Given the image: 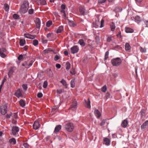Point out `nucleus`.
I'll use <instances>...</instances> for the list:
<instances>
[{
	"mask_svg": "<svg viewBox=\"0 0 148 148\" xmlns=\"http://www.w3.org/2000/svg\"><path fill=\"white\" fill-rule=\"evenodd\" d=\"M85 101V106L88 108H91L90 105V100L89 98L88 99V101L86 100L85 99H84Z\"/></svg>",
	"mask_w": 148,
	"mask_h": 148,
	"instance_id": "nucleus-11",
	"label": "nucleus"
},
{
	"mask_svg": "<svg viewBox=\"0 0 148 148\" xmlns=\"http://www.w3.org/2000/svg\"><path fill=\"white\" fill-rule=\"evenodd\" d=\"M64 54L65 56H67L69 54L68 52L67 51H65L64 52Z\"/></svg>",
	"mask_w": 148,
	"mask_h": 148,
	"instance_id": "nucleus-64",
	"label": "nucleus"
},
{
	"mask_svg": "<svg viewBox=\"0 0 148 148\" xmlns=\"http://www.w3.org/2000/svg\"><path fill=\"white\" fill-rule=\"evenodd\" d=\"M125 30L126 32L127 33H132L134 32V30L128 27H126Z\"/></svg>",
	"mask_w": 148,
	"mask_h": 148,
	"instance_id": "nucleus-22",
	"label": "nucleus"
},
{
	"mask_svg": "<svg viewBox=\"0 0 148 148\" xmlns=\"http://www.w3.org/2000/svg\"><path fill=\"white\" fill-rule=\"evenodd\" d=\"M121 60L119 58H117L112 60L111 63L112 65L115 66L120 65L121 63Z\"/></svg>",
	"mask_w": 148,
	"mask_h": 148,
	"instance_id": "nucleus-2",
	"label": "nucleus"
},
{
	"mask_svg": "<svg viewBox=\"0 0 148 148\" xmlns=\"http://www.w3.org/2000/svg\"><path fill=\"white\" fill-rule=\"evenodd\" d=\"M95 116L97 118H99L101 116V114L98 110L95 109L94 112Z\"/></svg>",
	"mask_w": 148,
	"mask_h": 148,
	"instance_id": "nucleus-13",
	"label": "nucleus"
},
{
	"mask_svg": "<svg viewBox=\"0 0 148 148\" xmlns=\"http://www.w3.org/2000/svg\"><path fill=\"white\" fill-rule=\"evenodd\" d=\"M6 50L4 48H0V56L2 58H4L5 57V55L3 53L5 52Z\"/></svg>",
	"mask_w": 148,
	"mask_h": 148,
	"instance_id": "nucleus-9",
	"label": "nucleus"
},
{
	"mask_svg": "<svg viewBox=\"0 0 148 148\" xmlns=\"http://www.w3.org/2000/svg\"><path fill=\"white\" fill-rule=\"evenodd\" d=\"M63 29V26H60L59 27L58 29H57L56 32L57 33H59L61 32V31Z\"/></svg>",
	"mask_w": 148,
	"mask_h": 148,
	"instance_id": "nucleus-29",
	"label": "nucleus"
},
{
	"mask_svg": "<svg viewBox=\"0 0 148 148\" xmlns=\"http://www.w3.org/2000/svg\"><path fill=\"white\" fill-rule=\"evenodd\" d=\"M22 86H23V89L25 90H26L27 88V86L26 84H23V85Z\"/></svg>",
	"mask_w": 148,
	"mask_h": 148,
	"instance_id": "nucleus-54",
	"label": "nucleus"
},
{
	"mask_svg": "<svg viewBox=\"0 0 148 148\" xmlns=\"http://www.w3.org/2000/svg\"><path fill=\"white\" fill-rule=\"evenodd\" d=\"M66 70H69L70 68L71 64L69 62H66Z\"/></svg>",
	"mask_w": 148,
	"mask_h": 148,
	"instance_id": "nucleus-32",
	"label": "nucleus"
},
{
	"mask_svg": "<svg viewBox=\"0 0 148 148\" xmlns=\"http://www.w3.org/2000/svg\"><path fill=\"white\" fill-rule=\"evenodd\" d=\"M61 8L62 9L64 10L65 8V5L64 4H62L61 5Z\"/></svg>",
	"mask_w": 148,
	"mask_h": 148,
	"instance_id": "nucleus-62",
	"label": "nucleus"
},
{
	"mask_svg": "<svg viewBox=\"0 0 148 148\" xmlns=\"http://www.w3.org/2000/svg\"><path fill=\"white\" fill-rule=\"evenodd\" d=\"M140 51L142 53H145L146 52V50L145 48H143L141 47L140 49Z\"/></svg>",
	"mask_w": 148,
	"mask_h": 148,
	"instance_id": "nucleus-49",
	"label": "nucleus"
},
{
	"mask_svg": "<svg viewBox=\"0 0 148 148\" xmlns=\"http://www.w3.org/2000/svg\"><path fill=\"white\" fill-rule=\"evenodd\" d=\"M40 1L42 5H44L47 4L45 0H40Z\"/></svg>",
	"mask_w": 148,
	"mask_h": 148,
	"instance_id": "nucleus-45",
	"label": "nucleus"
},
{
	"mask_svg": "<svg viewBox=\"0 0 148 148\" xmlns=\"http://www.w3.org/2000/svg\"><path fill=\"white\" fill-rule=\"evenodd\" d=\"M79 48L77 46H74L71 48V51L73 54L75 53L78 52L79 51Z\"/></svg>",
	"mask_w": 148,
	"mask_h": 148,
	"instance_id": "nucleus-7",
	"label": "nucleus"
},
{
	"mask_svg": "<svg viewBox=\"0 0 148 148\" xmlns=\"http://www.w3.org/2000/svg\"><path fill=\"white\" fill-rule=\"evenodd\" d=\"M19 104L22 107H24L25 106V103L23 99H21L19 101Z\"/></svg>",
	"mask_w": 148,
	"mask_h": 148,
	"instance_id": "nucleus-27",
	"label": "nucleus"
},
{
	"mask_svg": "<svg viewBox=\"0 0 148 148\" xmlns=\"http://www.w3.org/2000/svg\"><path fill=\"white\" fill-rule=\"evenodd\" d=\"M56 66L58 69L60 68L61 67V65L60 64H56Z\"/></svg>",
	"mask_w": 148,
	"mask_h": 148,
	"instance_id": "nucleus-61",
	"label": "nucleus"
},
{
	"mask_svg": "<svg viewBox=\"0 0 148 148\" xmlns=\"http://www.w3.org/2000/svg\"><path fill=\"white\" fill-rule=\"evenodd\" d=\"M33 62L34 61L32 60H28L23 63L22 66H25L26 68H29L32 65Z\"/></svg>",
	"mask_w": 148,
	"mask_h": 148,
	"instance_id": "nucleus-6",
	"label": "nucleus"
},
{
	"mask_svg": "<svg viewBox=\"0 0 148 148\" xmlns=\"http://www.w3.org/2000/svg\"><path fill=\"white\" fill-rule=\"evenodd\" d=\"M34 10L33 9H29L28 11V13L29 14H31L33 13Z\"/></svg>",
	"mask_w": 148,
	"mask_h": 148,
	"instance_id": "nucleus-48",
	"label": "nucleus"
},
{
	"mask_svg": "<svg viewBox=\"0 0 148 148\" xmlns=\"http://www.w3.org/2000/svg\"><path fill=\"white\" fill-rule=\"evenodd\" d=\"M19 130V128L17 126H14L12 127L11 134L14 136H18L19 135L18 132Z\"/></svg>",
	"mask_w": 148,
	"mask_h": 148,
	"instance_id": "nucleus-4",
	"label": "nucleus"
},
{
	"mask_svg": "<svg viewBox=\"0 0 148 148\" xmlns=\"http://www.w3.org/2000/svg\"><path fill=\"white\" fill-rule=\"evenodd\" d=\"M38 43V41L36 40H33V44L35 46L37 45Z\"/></svg>",
	"mask_w": 148,
	"mask_h": 148,
	"instance_id": "nucleus-38",
	"label": "nucleus"
},
{
	"mask_svg": "<svg viewBox=\"0 0 148 148\" xmlns=\"http://www.w3.org/2000/svg\"><path fill=\"white\" fill-rule=\"evenodd\" d=\"M106 121V120H102L101 123V126L105 124Z\"/></svg>",
	"mask_w": 148,
	"mask_h": 148,
	"instance_id": "nucleus-56",
	"label": "nucleus"
},
{
	"mask_svg": "<svg viewBox=\"0 0 148 148\" xmlns=\"http://www.w3.org/2000/svg\"><path fill=\"white\" fill-rule=\"evenodd\" d=\"M61 12L63 13V16L64 17H66V14H65V11L64 10L62 9L61 10Z\"/></svg>",
	"mask_w": 148,
	"mask_h": 148,
	"instance_id": "nucleus-55",
	"label": "nucleus"
},
{
	"mask_svg": "<svg viewBox=\"0 0 148 148\" xmlns=\"http://www.w3.org/2000/svg\"><path fill=\"white\" fill-rule=\"evenodd\" d=\"M7 104L2 105L0 107V111L1 114L3 115L5 114L7 112Z\"/></svg>",
	"mask_w": 148,
	"mask_h": 148,
	"instance_id": "nucleus-5",
	"label": "nucleus"
},
{
	"mask_svg": "<svg viewBox=\"0 0 148 148\" xmlns=\"http://www.w3.org/2000/svg\"><path fill=\"white\" fill-rule=\"evenodd\" d=\"M109 55V52L108 51H107L105 53V58L104 60H106L108 58V56Z\"/></svg>",
	"mask_w": 148,
	"mask_h": 148,
	"instance_id": "nucleus-41",
	"label": "nucleus"
},
{
	"mask_svg": "<svg viewBox=\"0 0 148 148\" xmlns=\"http://www.w3.org/2000/svg\"><path fill=\"white\" fill-rule=\"evenodd\" d=\"M9 142L12 144L14 145L16 143V140L14 138H12L9 140Z\"/></svg>",
	"mask_w": 148,
	"mask_h": 148,
	"instance_id": "nucleus-25",
	"label": "nucleus"
},
{
	"mask_svg": "<svg viewBox=\"0 0 148 148\" xmlns=\"http://www.w3.org/2000/svg\"><path fill=\"white\" fill-rule=\"evenodd\" d=\"M15 95L16 97L19 98L20 97H22V94L19 89L17 90L15 93Z\"/></svg>",
	"mask_w": 148,
	"mask_h": 148,
	"instance_id": "nucleus-18",
	"label": "nucleus"
},
{
	"mask_svg": "<svg viewBox=\"0 0 148 148\" xmlns=\"http://www.w3.org/2000/svg\"><path fill=\"white\" fill-rule=\"evenodd\" d=\"M48 85V82L47 81H45L43 84V87L44 88H47Z\"/></svg>",
	"mask_w": 148,
	"mask_h": 148,
	"instance_id": "nucleus-36",
	"label": "nucleus"
},
{
	"mask_svg": "<svg viewBox=\"0 0 148 148\" xmlns=\"http://www.w3.org/2000/svg\"><path fill=\"white\" fill-rule=\"evenodd\" d=\"M23 58V56L22 55H20L18 57V59L19 60H21Z\"/></svg>",
	"mask_w": 148,
	"mask_h": 148,
	"instance_id": "nucleus-59",
	"label": "nucleus"
},
{
	"mask_svg": "<svg viewBox=\"0 0 148 148\" xmlns=\"http://www.w3.org/2000/svg\"><path fill=\"white\" fill-rule=\"evenodd\" d=\"M134 19L135 21L138 24H139L141 21L140 17L138 16H135Z\"/></svg>",
	"mask_w": 148,
	"mask_h": 148,
	"instance_id": "nucleus-20",
	"label": "nucleus"
},
{
	"mask_svg": "<svg viewBox=\"0 0 148 148\" xmlns=\"http://www.w3.org/2000/svg\"><path fill=\"white\" fill-rule=\"evenodd\" d=\"M33 128L35 130H37L39 127V123L37 121H35L33 125Z\"/></svg>",
	"mask_w": 148,
	"mask_h": 148,
	"instance_id": "nucleus-10",
	"label": "nucleus"
},
{
	"mask_svg": "<svg viewBox=\"0 0 148 148\" xmlns=\"http://www.w3.org/2000/svg\"><path fill=\"white\" fill-rule=\"evenodd\" d=\"M53 51V50L50 48H47L45 50L43 51L45 53H48L50 52Z\"/></svg>",
	"mask_w": 148,
	"mask_h": 148,
	"instance_id": "nucleus-34",
	"label": "nucleus"
},
{
	"mask_svg": "<svg viewBox=\"0 0 148 148\" xmlns=\"http://www.w3.org/2000/svg\"><path fill=\"white\" fill-rule=\"evenodd\" d=\"M24 36L26 38L31 39L35 38L36 37V36L31 35L28 34H24Z\"/></svg>",
	"mask_w": 148,
	"mask_h": 148,
	"instance_id": "nucleus-14",
	"label": "nucleus"
},
{
	"mask_svg": "<svg viewBox=\"0 0 148 148\" xmlns=\"http://www.w3.org/2000/svg\"><path fill=\"white\" fill-rule=\"evenodd\" d=\"M6 81V79L5 78H4L3 80L2 81L1 84H4V83Z\"/></svg>",
	"mask_w": 148,
	"mask_h": 148,
	"instance_id": "nucleus-63",
	"label": "nucleus"
},
{
	"mask_svg": "<svg viewBox=\"0 0 148 148\" xmlns=\"http://www.w3.org/2000/svg\"><path fill=\"white\" fill-rule=\"evenodd\" d=\"M12 116V114L11 113L10 114H7L6 115L5 117L6 118L9 119L10 118L11 116Z\"/></svg>",
	"mask_w": 148,
	"mask_h": 148,
	"instance_id": "nucleus-60",
	"label": "nucleus"
},
{
	"mask_svg": "<svg viewBox=\"0 0 148 148\" xmlns=\"http://www.w3.org/2000/svg\"><path fill=\"white\" fill-rule=\"evenodd\" d=\"M61 126L60 125H59L56 127L54 132H57L61 129Z\"/></svg>",
	"mask_w": 148,
	"mask_h": 148,
	"instance_id": "nucleus-23",
	"label": "nucleus"
},
{
	"mask_svg": "<svg viewBox=\"0 0 148 148\" xmlns=\"http://www.w3.org/2000/svg\"><path fill=\"white\" fill-rule=\"evenodd\" d=\"M77 102L76 101H74L72 103V105L71 106V109L73 110L72 109H76L77 108Z\"/></svg>",
	"mask_w": 148,
	"mask_h": 148,
	"instance_id": "nucleus-15",
	"label": "nucleus"
},
{
	"mask_svg": "<svg viewBox=\"0 0 148 148\" xmlns=\"http://www.w3.org/2000/svg\"><path fill=\"white\" fill-rule=\"evenodd\" d=\"M25 43V40L23 39L20 40L19 41V44L21 46H23Z\"/></svg>",
	"mask_w": 148,
	"mask_h": 148,
	"instance_id": "nucleus-28",
	"label": "nucleus"
},
{
	"mask_svg": "<svg viewBox=\"0 0 148 148\" xmlns=\"http://www.w3.org/2000/svg\"><path fill=\"white\" fill-rule=\"evenodd\" d=\"M43 95L41 92L38 93L37 95V96L38 98H40L42 97Z\"/></svg>",
	"mask_w": 148,
	"mask_h": 148,
	"instance_id": "nucleus-50",
	"label": "nucleus"
},
{
	"mask_svg": "<svg viewBox=\"0 0 148 148\" xmlns=\"http://www.w3.org/2000/svg\"><path fill=\"white\" fill-rule=\"evenodd\" d=\"M111 40L112 38L110 36H108L107 39V41L108 42H110L111 41Z\"/></svg>",
	"mask_w": 148,
	"mask_h": 148,
	"instance_id": "nucleus-58",
	"label": "nucleus"
},
{
	"mask_svg": "<svg viewBox=\"0 0 148 148\" xmlns=\"http://www.w3.org/2000/svg\"><path fill=\"white\" fill-rule=\"evenodd\" d=\"M71 86L72 88H74L75 86V79H73L71 81Z\"/></svg>",
	"mask_w": 148,
	"mask_h": 148,
	"instance_id": "nucleus-33",
	"label": "nucleus"
},
{
	"mask_svg": "<svg viewBox=\"0 0 148 148\" xmlns=\"http://www.w3.org/2000/svg\"><path fill=\"white\" fill-rule=\"evenodd\" d=\"M13 117L14 119H17L18 118L17 113H14L13 114Z\"/></svg>",
	"mask_w": 148,
	"mask_h": 148,
	"instance_id": "nucleus-53",
	"label": "nucleus"
},
{
	"mask_svg": "<svg viewBox=\"0 0 148 148\" xmlns=\"http://www.w3.org/2000/svg\"><path fill=\"white\" fill-rule=\"evenodd\" d=\"M101 90L104 92H105L107 90V87L105 85L103 87H102L101 89Z\"/></svg>",
	"mask_w": 148,
	"mask_h": 148,
	"instance_id": "nucleus-40",
	"label": "nucleus"
},
{
	"mask_svg": "<svg viewBox=\"0 0 148 148\" xmlns=\"http://www.w3.org/2000/svg\"><path fill=\"white\" fill-rule=\"evenodd\" d=\"M23 147L24 148H28L29 145L27 143H24L23 145Z\"/></svg>",
	"mask_w": 148,
	"mask_h": 148,
	"instance_id": "nucleus-51",
	"label": "nucleus"
},
{
	"mask_svg": "<svg viewBox=\"0 0 148 148\" xmlns=\"http://www.w3.org/2000/svg\"><path fill=\"white\" fill-rule=\"evenodd\" d=\"M128 124L127 120V119L124 120L122 122L121 125L122 126L124 127H126Z\"/></svg>",
	"mask_w": 148,
	"mask_h": 148,
	"instance_id": "nucleus-17",
	"label": "nucleus"
},
{
	"mask_svg": "<svg viewBox=\"0 0 148 148\" xmlns=\"http://www.w3.org/2000/svg\"><path fill=\"white\" fill-rule=\"evenodd\" d=\"M110 27L112 31H114L115 28V24L113 22H112L110 24Z\"/></svg>",
	"mask_w": 148,
	"mask_h": 148,
	"instance_id": "nucleus-19",
	"label": "nucleus"
},
{
	"mask_svg": "<svg viewBox=\"0 0 148 148\" xmlns=\"http://www.w3.org/2000/svg\"><path fill=\"white\" fill-rule=\"evenodd\" d=\"M47 74L50 77H52L53 76V73L52 71H48Z\"/></svg>",
	"mask_w": 148,
	"mask_h": 148,
	"instance_id": "nucleus-42",
	"label": "nucleus"
},
{
	"mask_svg": "<svg viewBox=\"0 0 148 148\" xmlns=\"http://www.w3.org/2000/svg\"><path fill=\"white\" fill-rule=\"evenodd\" d=\"M148 126V121H146L141 126V129H144Z\"/></svg>",
	"mask_w": 148,
	"mask_h": 148,
	"instance_id": "nucleus-16",
	"label": "nucleus"
},
{
	"mask_svg": "<svg viewBox=\"0 0 148 148\" xmlns=\"http://www.w3.org/2000/svg\"><path fill=\"white\" fill-rule=\"evenodd\" d=\"M69 24L70 26H74V22L72 21L69 20Z\"/></svg>",
	"mask_w": 148,
	"mask_h": 148,
	"instance_id": "nucleus-44",
	"label": "nucleus"
},
{
	"mask_svg": "<svg viewBox=\"0 0 148 148\" xmlns=\"http://www.w3.org/2000/svg\"><path fill=\"white\" fill-rule=\"evenodd\" d=\"M35 22L36 24V27L38 28H39L40 25L41 23L40 20L38 18H37L35 20Z\"/></svg>",
	"mask_w": 148,
	"mask_h": 148,
	"instance_id": "nucleus-12",
	"label": "nucleus"
},
{
	"mask_svg": "<svg viewBox=\"0 0 148 148\" xmlns=\"http://www.w3.org/2000/svg\"><path fill=\"white\" fill-rule=\"evenodd\" d=\"M56 92L60 94L62 92V90L61 89L57 90H56Z\"/></svg>",
	"mask_w": 148,
	"mask_h": 148,
	"instance_id": "nucleus-57",
	"label": "nucleus"
},
{
	"mask_svg": "<svg viewBox=\"0 0 148 148\" xmlns=\"http://www.w3.org/2000/svg\"><path fill=\"white\" fill-rule=\"evenodd\" d=\"M104 21L103 20H102L101 22V26H100V27H102L104 26Z\"/></svg>",
	"mask_w": 148,
	"mask_h": 148,
	"instance_id": "nucleus-52",
	"label": "nucleus"
},
{
	"mask_svg": "<svg viewBox=\"0 0 148 148\" xmlns=\"http://www.w3.org/2000/svg\"><path fill=\"white\" fill-rule=\"evenodd\" d=\"M29 3L27 1H25L23 2L20 10V13L21 14H24L27 12L29 8Z\"/></svg>",
	"mask_w": 148,
	"mask_h": 148,
	"instance_id": "nucleus-1",
	"label": "nucleus"
},
{
	"mask_svg": "<svg viewBox=\"0 0 148 148\" xmlns=\"http://www.w3.org/2000/svg\"><path fill=\"white\" fill-rule=\"evenodd\" d=\"M60 83H61L64 86L65 88H67V84L65 80H64V79H62L61 80V81L60 82Z\"/></svg>",
	"mask_w": 148,
	"mask_h": 148,
	"instance_id": "nucleus-30",
	"label": "nucleus"
},
{
	"mask_svg": "<svg viewBox=\"0 0 148 148\" xmlns=\"http://www.w3.org/2000/svg\"><path fill=\"white\" fill-rule=\"evenodd\" d=\"M122 9L121 7H117L115 8L114 11L116 12H121L122 11Z\"/></svg>",
	"mask_w": 148,
	"mask_h": 148,
	"instance_id": "nucleus-26",
	"label": "nucleus"
},
{
	"mask_svg": "<svg viewBox=\"0 0 148 148\" xmlns=\"http://www.w3.org/2000/svg\"><path fill=\"white\" fill-rule=\"evenodd\" d=\"M142 21H143L144 23L145 24V25H146V27H148V21L143 19L142 20Z\"/></svg>",
	"mask_w": 148,
	"mask_h": 148,
	"instance_id": "nucleus-43",
	"label": "nucleus"
},
{
	"mask_svg": "<svg viewBox=\"0 0 148 148\" xmlns=\"http://www.w3.org/2000/svg\"><path fill=\"white\" fill-rule=\"evenodd\" d=\"M13 17L15 19H19V16L17 14H13Z\"/></svg>",
	"mask_w": 148,
	"mask_h": 148,
	"instance_id": "nucleus-39",
	"label": "nucleus"
},
{
	"mask_svg": "<svg viewBox=\"0 0 148 148\" xmlns=\"http://www.w3.org/2000/svg\"><path fill=\"white\" fill-rule=\"evenodd\" d=\"M79 11L82 15H85L87 14V11L83 7L81 6L79 7Z\"/></svg>",
	"mask_w": 148,
	"mask_h": 148,
	"instance_id": "nucleus-8",
	"label": "nucleus"
},
{
	"mask_svg": "<svg viewBox=\"0 0 148 148\" xmlns=\"http://www.w3.org/2000/svg\"><path fill=\"white\" fill-rule=\"evenodd\" d=\"M104 141L106 142L105 145H109L110 144V140L107 138H104Z\"/></svg>",
	"mask_w": 148,
	"mask_h": 148,
	"instance_id": "nucleus-21",
	"label": "nucleus"
},
{
	"mask_svg": "<svg viewBox=\"0 0 148 148\" xmlns=\"http://www.w3.org/2000/svg\"><path fill=\"white\" fill-rule=\"evenodd\" d=\"M78 43L80 45L82 46H84L85 45V43L82 39L79 40L78 41Z\"/></svg>",
	"mask_w": 148,
	"mask_h": 148,
	"instance_id": "nucleus-31",
	"label": "nucleus"
},
{
	"mask_svg": "<svg viewBox=\"0 0 148 148\" xmlns=\"http://www.w3.org/2000/svg\"><path fill=\"white\" fill-rule=\"evenodd\" d=\"M52 22L51 21H48L46 23V25L47 27H49L52 24Z\"/></svg>",
	"mask_w": 148,
	"mask_h": 148,
	"instance_id": "nucleus-35",
	"label": "nucleus"
},
{
	"mask_svg": "<svg viewBox=\"0 0 148 148\" xmlns=\"http://www.w3.org/2000/svg\"><path fill=\"white\" fill-rule=\"evenodd\" d=\"M106 0H98V3L100 4L105 3Z\"/></svg>",
	"mask_w": 148,
	"mask_h": 148,
	"instance_id": "nucleus-47",
	"label": "nucleus"
},
{
	"mask_svg": "<svg viewBox=\"0 0 148 148\" xmlns=\"http://www.w3.org/2000/svg\"><path fill=\"white\" fill-rule=\"evenodd\" d=\"M5 10L6 11H8L9 9V7L7 4L5 3L4 4Z\"/></svg>",
	"mask_w": 148,
	"mask_h": 148,
	"instance_id": "nucleus-37",
	"label": "nucleus"
},
{
	"mask_svg": "<svg viewBox=\"0 0 148 148\" xmlns=\"http://www.w3.org/2000/svg\"><path fill=\"white\" fill-rule=\"evenodd\" d=\"M65 127L67 131L70 132L73 131L74 128L73 124L71 123H66Z\"/></svg>",
	"mask_w": 148,
	"mask_h": 148,
	"instance_id": "nucleus-3",
	"label": "nucleus"
},
{
	"mask_svg": "<svg viewBox=\"0 0 148 148\" xmlns=\"http://www.w3.org/2000/svg\"><path fill=\"white\" fill-rule=\"evenodd\" d=\"M125 48L126 51H128L131 49V47L129 44L128 43H127L125 44Z\"/></svg>",
	"mask_w": 148,
	"mask_h": 148,
	"instance_id": "nucleus-24",
	"label": "nucleus"
},
{
	"mask_svg": "<svg viewBox=\"0 0 148 148\" xmlns=\"http://www.w3.org/2000/svg\"><path fill=\"white\" fill-rule=\"evenodd\" d=\"M60 58V56H58V55H56L54 58V60L56 61L57 60H59V59Z\"/></svg>",
	"mask_w": 148,
	"mask_h": 148,
	"instance_id": "nucleus-46",
	"label": "nucleus"
}]
</instances>
